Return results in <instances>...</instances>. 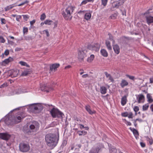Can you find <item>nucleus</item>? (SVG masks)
Segmentation results:
<instances>
[{
	"instance_id": "38",
	"label": "nucleus",
	"mask_w": 153,
	"mask_h": 153,
	"mask_svg": "<svg viewBox=\"0 0 153 153\" xmlns=\"http://www.w3.org/2000/svg\"><path fill=\"white\" fill-rule=\"evenodd\" d=\"M126 76L127 77L129 78L130 79L132 80H134L135 79V77L133 76H130L129 75L127 74L126 75Z\"/></svg>"
},
{
	"instance_id": "6",
	"label": "nucleus",
	"mask_w": 153,
	"mask_h": 153,
	"mask_svg": "<svg viewBox=\"0 0 153 153\" xmlns=\"http://www.w3.org/2000/svg\"><path fill=\"white\" fill-rule=\"evenodd\" d=\"M19 150L22 152H27L30 149V146L28 144L24 143H21L19 144Z\"/></svg>"
},
{
	"instance_id": "44",
	"label": "nucleus",
	"mask_w": 153,
	"mask_h": 153,
	"mask_svg": "<svg viewBox=\"0 0 153 153\" xmlns=\"http://www.w3.org/2000/svg\"><path fill=\"white\" fill-rule=\"evenodd\" d=\"M117 150L115 149H112L110 151V153H116Z\"/></svg>"
},
{
	"instance_id": "46",
	"label": "nucleus",
	"mask_w": 153,
	"mask_h": 153,
	"mask_svg": "<svg viewBox=\"0 0 153 153\" xmlns=\"http://www.w3.org/2000/svg\"><path fill=\"white\" fill-rule=\"evenodd\" d=\"M5 42V40L4 38L2 36H0V42L4 43Z\"/></svg>"
},
{
	"instance_id": "16",
	"label": "nucleus",
	"mask_w": 153,
	"mask_h": 153,
	"mask_svg": "<svg viewBox=\"0 0 153 153\" xmlns=\"http://www.w3.org/2000/svg\"><path fill=\"white\" fill-rule=\"evenodd\" d=\"M124 2V0H120L119 2L115 4L114 6H113L114 8H118L119 7L123 4Z\"/></svg>"
},
{
	"instance_id": "64",
	"label": "nucleus",
	"mask_w": 153,
	"mask_h": 153,
	"mask_svg": "<svg viewBox=\"0 0 153 153\" xmlns=\"http://www.w3.org/2000/svg\"><path fill=\"white\" fill-rule=\"evenodd\" d=\"M21 50V48H16L15 49V51H20Z\"/></svg>"
},
{
	"instance_id": "56",
	"label": "nucleus",
	"mask_w": 153,
	"mask_h": 153,
	"mask_svg": "<svg viewBox=\"0 0 153 153\" xmlns=\"http://www.w3.org/2000/svg\"><path fill=\"white\" fill-rule=\"evenodd\" d=\"M140 144L141 146L142 147H144L145 146V144L143 142H140Z\"/></svg>"
},
{
	"instance_id": "50",
	"label": "nucleus",
	"mask_w": 153,
	"mask_h": 153,
	"mask_svg": "<svg viewBox=\"0 0 153 153\" xmlns=\"http://www.w3.org/2000/svg\"><path fill=\"white\" fill-rule=\"evenodd\" d=\"M96 152H92V153H98V151L100 150V148L99 147H97L96 148Z\"/></svg>"
},
{
	"instance_id": "2",
	"label": "nucleus",
	"mask_w": 153,
	"mask_h": 153,
	"mask_svg": "<svg viewBox=\"0 0 153 153\" xmlns=\"http://www.w3.org/2000/svg\"><path fill=\"white\" fill-rule=\"evenodd\" d=\"M39 124L36 121H33L30 125L29 128L25 126L23 128V131L25 133L30 134L32 132H36L38 130Z\"/></svg>"
},
{
	"instance_id": "63",
	"label": "nucleus",
	"mask_w": 153,
	"mask_h": 153,
	"mask_svg": "<svg viewBox=\"0 0 153 153\" xmlns=\"http://www.w3.org/2000/svg\"><path fill=\"white\" fill-rule=\"evenodd\" d=\"M150 83H153V78H150Z\"/></svg>"
},
{
	"instance_id": "35",
	"label": "nucleus",
	"mask_w": 153,
	"mask_h": 153,
	"mask_svg": "<svg viewBox=\"0 0 153 153\" xmlns=\"http://www.w3.org/2000/svg\"><path fill=\"white\" fill-rule=\"evenodd\" d=\"M147 140L149 142V144L150 145H152L153 143V140L149 138L148 136L146 137Z\"/></svg>"
},
{
	"instance_id": "49",
	"label": "nucleus",
	"mask_w": 153,
	"mask_h": 153,
	"mask_svg": "<svg viewBox=\"0 0 153 153\" xmlns=\"http://www.w3.org/2000/svg\"><path fill=\"white\" fill-rule=\"evenodd\" d=\"M108 35L109 36V39L111 40H112L113 41V42H114V41L113 40V39L112 36L111 34L108 33Z\"/></svg>"
},
{
	"instance_id": "55",
	"label": "nucleus",
	"mask_w": 153,
	"mask_h": 153,
	"mask_svg": "<svg viewBox=\"0 0 153 153\" xmlns=\"http://www.w3.org/2000/svg\"><path fill=\"white\" fill-rule=\"evenodd\" d=\"M7 86V83H4L2 85H1V88L4 87L6 86Z\"/></svg>"
},
{
	"instance_id": "14",
	"label": "nucleus",
	"mask_w": 153,
	"mask_h": 153,
	"mask_svg": "<svg viewBox=\"0 0 153 153\" xmlns=\"http://www.w3.org/2000/svg\"><path fill=\"white\" fill-rule=\"evenodd\" d=\"M146 20L147 24L149 25L151 23H153V17L147 16L146 17Z\"/></svg>"
},
{
	"instance_id": "7",
	"label": "nucleus",
	"mask_w": 153,
	"mask_h": 153,
	"mask_svg": "<svg viewBox=\"0 0 153 153\" xmlns=\"http://www.w3.org/2000/svg\"><path fill=\"white\" fill-rule=\"evenodd\" d=\"M86 52L87 51L85 50L79 51L78 58L80 61H82L84 58L86 56Z\"/></svg>"
},
{
	"instance_id": "28",
	"label": "nucleus",
	"mask_w": 153,
	"mask_h": 153,
	"mask_svg": "<svg viewBox=\"0 0 153 153\" xmlns=\"http://www.w3.org/2000/svg\"><path fill=\"white\" fill-rule=\"evenodd\" d=\"M15 6L14 4H12L11 5H10L9 6H8L6 7L5 8V11H7L11 9L12 8H13V7Z\"/></svg>"
},
{
	"instance_id": "42",
	"label": "nucleus",
	"mask_w": 153,
	"mask_h": 153,
	"mask_svg": "<svg viewBox=\"0 0 153 153\" xmlns=\"http://www.w3.org/2000/svg\"><path fill=\"white\" fill-rule=\"evenodd\" d=\"M134 111L135 112H137L139 110V108L138 107L136 106L134 108Z\"/></svg>"
},
{
	"instance_id": "59",
	"label": "nucleus",
	"mask_w": 153,
	"mask_h": 153,
	"mask_svg": "<svg viewBox=\"0 0 153 153\" xmlns=\"http://www.w3.org/2000/svg\"><path fill=\"white\" fill-rule=\"evenodd\" d=\"M110 18L111 19H114L116 18V17L114 15H112L110 16Z\"/></svg>"
},
{
	"instance_id": "54",
	"label": "nucleus",
	"mask_w": 153,
	"mask_h": 153,
	"mask_svg": "<svg viewBox=\"0 0 153 153\" xmlns=\"http://www.w3.org/2000/svg\"><path fill=\"white\" fill-rule=\"evenodd\" d=\"M35 22V20H33V21H31L30 22V23L31 26L33 25Z\"/></svg>"
},
{
	"instance_id": "5",
	"label": "nucleus",
	"mask_w": 153,
	"mask_h": 153,
	"mask_svg": "<svg viewBox=\"0 0 153 153\" xmlns=\"http://www.w3.org/2000/svg\"><path fill=\"white\" fill-rule=\"evenodd\" d=\"M50 113L53 118L57 117L62 118L63 115V114L62 112L54 108L51 110Z\"/></svg>"
},
{
	"instance_id": "20",
	"label": "nucleus",
	"mask_w": 153,
	"mask_h": 153,
	"mask_svg": "<svg viewBox=\"0 0 153 153\" xmlns=\"http://www.w3.org/2000/svg\"><path fill=\"white\" fill-rule=\"evenodd\" d=\"M128 85V82L124 79H123L120 83V85L122 88H123L124 87L127 85Z\"/></svg>"
},
{
	"instance_id": "13",
	"label": "nucleus",
	"mask_w": 153,
	"mask_h": 153,
	"mask_svg": "<svg viewBox=\"0 0 153 153\" xmlns=\"http://www.w3.org/2000/svg\"><path fill=\"white\" fill-rule=\"evenodd\" d=\"M59 66V64H54L50 66V71L51 72L53 71H55Z\"/></svg>"
},
{
	"instance_id": "4",
	"label": "nucleus",
	"mask_w": 153,
	"mask_h": 153,
	"mask_svg": "<svg viewBox=\"0 0 153 153\" xmlns=\"http://www.w3.org/2000/svg\"><path fill=\"white\" fill-rule=\"evenodd\" d=\"M74 8L72 6L68 7L65 10V11L62 12V14L63 17L66 20L71 19V14H72L74 10Z\"/></svg>"
},
{
	"instance_id": "41",
	"label": "nucleus",
	"mask_w": 153,
	"mask_h": 153,
	"mask_svg": "<svg viewBox=\"0 0 153 153\" xmlns=\"http://www.w3.org/2000/svg\"><path fill=\"white\" fill-rule=\"evenodd\" d=\"M28 32V28L26 27H24L23 28V32L24 34L27 33Z\"/></svg>"
},
{
	"instance_id": "33",
	"label": "nucleus",
	"mask_w": 153,
	"mask_h": 153,
	"mask_svg": "<svg viewBox=\"0 0 153 153\" xmlns=\"http://www.w3.org/2000/svg\"><path fill=\"white\" fill-rule=\"evenodd\" d=\"M53 23V21L51 20H47L44 22V23L46 25H51Z\"/></svg>"
},
{
	"instance_id": "24",
	"label": "nucleus",
	"mask_w": 153,
	"mask_h": 153,
	"mask_svg": "<svg viewBox=\"0 0 153 153\" xmlns=\"http://www.w3.org/2000/svg\"><path fill=\"white\" fill-rule=\"evenodd\" d=\"M101 53L102 55L105 57H107L108 56L107 51L105 49H103L101 50Z\"/></svg>"
},
{
	"instance_id": "19",
	"label": "nucleus",
	"mask_w": 153,
	"mask_h": 153,
	"mask_svg": "<svg viewBox=\"0 0 153 153\" xmlns=\"http://www.w3.org/2000/svg\"><path fill=\"white\" fill-rule=\"evenodd\" d=\"M30 71L28 69L22 72L21 75V76H26L28 74H30Z\"/></svg>"
},
{
	"instance_id": "60",
	"label": "nucleus",
	"mask_w": 153,
	"mask_h": 153,
	"mask_svg": "<svg viewBox=\"0 0 153 153\" xmlns=\"http://www.w3.org/2000/svg\"><path fill=\"white\" fill-rule=\"evenodd\" d=\"M79 71H81V72L80 73V75H82L84 73V70H83L82 69H79Z\"/></svg>"
},
{
	"instance_id": "22",
	"label": "nucleus",
	"mask_w": 153,
	"mask_h": 153,
	"mask_svg": "<svg viewBox=\"0 0 153 153\" xmlns=\"http://www.w3.org/2000/svg\"><path fill=\"white\" fill-rule=\"evenodd\" d=\"M85 109L86 111L89 113L90 114H93L94 113V111H93L91 110L90 109V106L88 105L85 106Z\"/></svg>"
},
{
	"instance_id": "53",
	"label": "nucleus",
	"mask_w": 153,
	"mask_h": 153,
	"mask_svg": "<svg viewBox=\"0 0 153 153\" xmlns=\"http://www.w3.org/2000/svg\"><path fill=\"white\" fill-rule=\"evenodd\" d=\"M21 18V16L20 15H18L16 16V20L18 21H19V19Z\"/></svg>"
},
{
	"instance_id": "12",
	"label": "nucleus",
	"mask_w": 153,
	"mask_h": 153,
	"mask_svg": "<svg viewBox=\"0 0 153 153\" xmlns=\"http://www.w3.org/2000/svg\"><path fill=\"white\" fill-rule=\"evenodd\" d=\"M137 100L138 103H143L145 100V97L142 94H140L137 96Z\"/></svg>"
},
{
	"instance_id": "43",
	"label": "nucleus",
	"mask_w": 153,
	"mask_h": 153,
	"mask_svg": "<svg viewBox=\"0 0 153 153\" xmlns=\"http://www.w3.org/2000/svg\"><path fill=\"white\" fill-rule=\"evenodd\" d=\"M22 16L23 17L24 19L26 21L29 18V16L27 15H22Z\"/></svg>"
},
{
	"instance_id": "40",
	"label": "nucleus",
	"mask_w": 153,
	"mask_h": 153,
	"mask_svg": "<svg viewBox=\"0 0 153 153\" xmlns=\"http://www.w3.org/2000/svg\"><path fill=\"white\" fill-rule=\"evenodd\" d=\"M29 2V1L27 0H26L24 2H22L21 4H19L18 5V6H20L22 5H23L25 4H27Z\"/></svg>"
},
{
	"instance_id": "51",
	"label": "nucleus",
	"mask_w": 153,
	"mask_h": 153,
	"mask_svg": "<svg viewBox=\"0 0 153 153\" xmlns=\"http://www.w3.org/2000/svg\"><path fill=\"white\" fill-rule=\"evenodd\" d=\"M1 21L2 24H5L6 23V20L5 19L1 18Z\"/></svg>"
},
{
	"instance_id": "31",
	"label": "nucleus",
	"mask_w": 153,
	"mask_h": 153,
	"mask_svg": "<svg viewBox=\"0 0 153 153\" xmlns=\"http://www.w3.org/2000/svg\"><path fill=\"white\" fill-rule=\"evenodd\" d=\"M94 55L92 54L90 56V57H88L87 59V61L89 62H91L94 58Z\"/></svg>"
},
{
	"instance_id": "15",
	"label": "nucleus",
	"mask_w": 153,
	"mask_h": 153,
	"mask_svg": "<svg viewBox=\"0 0 153 153\" xmlns=\"http://www.w3.org/2000/svg\"><path fill=\"white\" fill-rule=\"evenodd\" d=\"M113 48L115 53L117 54H118L120 51V49L119 46L116 44L113 45Z\"/></svg>"
},
{
	"instance_id": "11",
	"label": "nucleus",
	"mask_w": 153,
	"mask_h": 153,
	"mask_svg": "<svg viewBox=\"0 0 153 153\" xmlns=\"http://www.w3.org/2000/svg\"><path fill=\"white\" fill-rule=\"evenodd\" d=\"M13 59L11 57H9L8 58L5 59L4 60L1 62L0 64L3 66H5L6 65L8 64L10 62L13 61Z\"/></svg>"
},
{
	"instance_id": "10",
	"label": "nucleus",
	"mask_w": 153,
	"mask_h": 153,
	"mask_svg": "<svg viewBox=\"0 0 153 153\" xmlns=\"http://www.w3.org/2000/svg\"><path fill=\"white\" fill-rule=\"evenodd\" d=\"M10 135L7 133H0V139L5 140H8L10 137Z\"/></svg>"
},
{
	"instance_id": "39",
	"label": "nucleus",
	"mask_w": 153,
	"mask_h": 153,
	"mask_svg": "<svg viewBox=\"0 0 153 153\" xmlns=\"http://www.w3.org/2000/svg\"><path fill=\"white\" fill-rule=\"evenodd\" d=\"M9 53V51L8 50H6L5 51L4 54H3L2 55H1V56H2V57L4 56V54H5L6 56L8 55Z\"/></svg>"
},
{
	"instance_id": "9",
	"label": "nucleus",
	"mask_w": 153,
	"mask_h": 153,
	"mask_svg": "<svg viewBox=\"0 0 153 153\" xmlns=\"http://www.w3.org/2000/svg\"><path fill=\"white\" fill-rule=\"evenodd\" d=\"M100 47V45L98 43H96L94 45H90L88 46V48L92 51H96L99 50Z\"/></svg>"
},
{
	"instance_id": "17",
	"label": "nucleus",
	"mask_w": 153,
	"mask_h": 153,
	"mask_svg": "<svg viewBox=\"0 0 153 153\" xmlns=\"http://www.w3.org/2000/svg\"><path fill=\"white\" fill-rule=\"evenodd\" d=\"M129 129L132 131L136 137H138L139 136V133L137 130L134 128H131V127H130Z\"/></svg>"
},
{
	"instance_id": "30",
	"label": "nucleus",
	"mask_w": 153,
	"mask_h": 153,
	"mask_svg": "<svg viewBox=\"0 0 153 153\" xmlns=\"http://www.w3.org/2000/svg\"><path fill=\"white\" fill-rule=\"evenodd\" d=\"M19 63L22 66H26L27 67H30L29 65H28L27 64V63L25 62H24L23 61H20L19 62Z\"/></svg>"
},
{
	"instance_id": "32",
	"label": "nucleus",
	"mask_w": 153,
	"mask_h": 153,
	"mask_svg": "<svg viewBox=\"0 0 153 153\" xmlns=\"http://www.w3.org/2000/svg\"><path fill=\"white\" fill-rule=\"evenodd\" d=\"M79 136H81L82 135H85L87 133V132L85 131H79Z\"/></svg>"
},
{
	"instance_id": "48",
	"label": "nucleus",
	"mask_w": 153,
	"mask_h": 153,
	"mask_svg": "<svg viewBox=\"0 0 153 153\" xmlns=\"http://www.w3.org/2000/svg\"><path fill=\"white\" fill-rule=\"evenodd\" d=\"M43 32L44 33H45L46 34L47 36L48 37L49 36V34L48 32V31L47 30H45L43 31Z\"/></svg>"
},
{
	"instance_id": "34",
	"label": "nucleus",
	"mask_w": 153,
	"mask_h": 153,
	"mask_svg": "<svg viewBox=\"0 0 153 153\" xmlns=\"http://www.w3.org/2000/svg\"><path fill=\"white\" fill-rule=\"evenodd\" d=\"M149 105L148 104H145L143 106V111L147 110L149 107Z\"/></svg>"
},
{
	"instance_id": "8",
	"label": "nucleus",
	"mask_w": 153,
	"mask_h": 153,
	"mask_svg": "<svg viewBox=\"0 0 153 153\" xmlns=\"http://www.w3.org/2000/svg\"><path fill=\"white\" fill-rule=\"evenodd\" d=\"M25 116L23 113H21L19 116H17L13 120V122L15 123H18L21 121L22 119L25 117Z\"/></svg>"
},
{
	"instance_id": "47",
	"label": "nucleus",
	"mask_w": 153,
	"mask_h": 153,
	"mask_svg": "<svg viewBox=\"0 0 153 153\" xmlns=\"http://www.w3.org/2000/svg\"><path fill=\"white\" fill-rule=\"evenodd\" d=\"M132 116V113L131 112H130L129 113H128V116L127 117H128V118H131L133 117Z\"/></svg>"
},
{
	"instance_id": "61",
	"label": "nucleus",
	"mask_w": 153,
	"mask_h": 153,
	"mask_svg": "<svg viewBox=\"0 0 153 153\" xmlns=\"http://www.w3.org/2000/svg\"><path fill=\"white\" fill-rule=\"evenodd\" d=\"M136 121H139V122H143V120L141 119H139V118H137V119H136Z\"/></svg>"
},
{
	"instance_id": "36",
	"label": "nucleus",
	"mask_w": 153,
	"mask_h": 153,
	"mask_svg": "<svg viewBox=\"0 0 153 153\" xmlns=\"http://www.w3.org/2000/svg\"><path fill=\"white\" fill-rule=\"evenodd\" d=\"M45 13H43L41 16L40 19L42 21L43 20L45 19Z\"/></svg>"
},
{
	"instance_id": "25",
	"label": "nucleus",
	"mask_w": 153,
	"mask_h": 153,
	"mask_svg": "<svg viewBox=\"0 0 153 153\" xmlns=\"http://www.w3.org/2000/svg\"><path fill=\"white\" fill-rule=\"evenodd\" d=\"M91 16V13H87L85 14V19L86 20H88L90 19Z\"/></svg>"
},
{
	"instance_id": "45",
	"label": "nucleus",
	"mask_w": 153,
	"mask_h": 153,
	"mask_svg": "<svg viewBox=\"0 0 153 153\" xmlns=\"http://www.w3.org/2000/svg\"><path fill=\"white\" fill-rule=\"evenodd\" d=\"M122 115L124 117H127L128 116V113L127 112L123 113L122 114Z\"/></svg>"
},
{
	"instance_id": "27",
	"label": "nucleus",
	"mask_w": 153,
	"mask_h": 153,
	"mask_svg": "<svg viewBox=\"0 0 153 153\" xmlns=\"http://www.w3.org/2000/svg\"><path fill=\"white\" fill-rule=\"evenodd\" d=\"M105 44L108 49L109 50H111L112 49V48L110 45V42L108 41H106Z\"/></svg>"
},
{
	"instance_id": "58",
	"label": "nucleus",
	"mask_w": 153,
	"mask_h": 153,
	"mask_svg": "<svg viewBox=\"0 0 153 153\" xmlns=\"http://www.w3.org/2000/svg\"><path fill=\"white\" fill-rule=\"evenodd\" d=\"M87 1L85 0L84 1H83L81 3V4H86L87 2Z\"/></svg>"
},
{
	"instance_id": "52",
	"label": "nucleus",
	"mask_w": 153,
	"mask_h": 153,
	"mask_svg": "<svg viewBox=\"0 0 153 153\" xmlns=\"http://www.w3.org/2000/svg\"><path fill=\"white\" fill-rule=\"evenodd\" d=\"M15 72H14L13 74H10V76H11L12 77H16L17 76V74H16V75L14 74Z\"/></svg>"
},
{
	"instance_id": "57",
	"label": "nucleus",
	"mask_w": 153,
	"mask_h": 153,
	"mask_svg": "<svg viewBox=\"0 0 153 153\" xmlns=\"http://www.w3.org/2000/svg\"><path fill=\"white\" fill-rule=\"evenodd\" d=\"M88 76V74H84L82 75V77L83 78H86V77H87Z\"/></svg>"
},
{
	"instance_id": "3",
	"label": "nucleus",
	"mask_w": 153,
	"mask_h": 153,
	"mask_svg": "<svg viewBox=\"0 0 153 153\" xmlns=\"http://www.w3.org/2000/svg\"><path fill=\"white\" fill-rule=\"evenodd\" d=\"M43 107L40 104H33L30 105L29 109L32 112L38 113L43 109Z\"/></svg>"
},
{
	"instance_id": "62",
	"label": "nucleus",
	"mask_w": 153,
	"mask_h": 153,
	"mask_svg": "<svg viewBox=\"0 0 153 153\" xmlns=\"http://www.w3.org/2000/svg\"><path fill=\"white\" fill-rule=\"evenodd\" d=\"M133 120L134 121V126L135 127H136L137 125V124L136 123V122L137 121H136V120Z\"/></svg>"
},
{
	"instance_id": "37",
	"label": "nucleus",
	"mask_w": 153,
	"mask_h": 153,
	"mask_svg": "<svg viewBox=\"0 0 153 153\" xmlns=\"http://www.w3.org/2000/svg\"><path fill=\"white\" fill-rule=\"evenodd\" d=\"M102 4L105 6L106 5L107 3V0H101Z\"/></svg>"
},
{
	"instance_id": "23",
	"label": "nucleus",
	"mask_w": 153,
	"mask_h": 153,
	"mask_svg": "<svg viewBox=\"0 0 153 153\" xmlns=\"http://www.w3.org/2000/svg\"><path fill=\"white\" fill-rule=\"evenodd\" d=\"M5 123L7 125H11L12 124L13 121H11V120L8 118H6L4 121Z\"/></svg>"
},
{
	"instance_id": "26",
	"label": "nucleus",
	"mask_w": 153,
	"mask_h": 153,
	"mask_svg": "<svg viewBox=\"0 0 153 153\" xmlns=\"http://www.w3.org/2000/svg\"><path fill=\"white\" fill-rule=\"evenodd\" d=\"M147 98L148 99V101L149 103H151L153 102V100L150 94H147Z\"/></svg>"
},
{
	"instance_id": "29",
	"label": "nucleus",
	"mask_w": 153,
	"mask_h": 153,
	"mask_svg": "<svg viewBox=\"0 0 153 153\" xmlns=\"http://www.w3.org/2000/svg\"><path fill=\"white\" fill-rule=\"evenodd\" d=\"M105 74L107 78H109V79L111 80V81H112L114 80L113 78L110 74H108L107 72H105Z\"/></svg>"
},
{
	"instance_id": "18",
	"label": "nucleus",
	"mask_w": 153,
	"mask_h": 153,
	"mask_svg": "<svg viewBox=\"0 0 153 153\" xmlns=\"http://www.w3.org/2000/svg\"><path fill=\"white\" fill-rule=\"evenodd\" d=\"M127 101V97L126 96H124L121 99V103L122 105H125Z\"/></svg>"
},
{
	"instance_id": "1",
	"label": "nucleus",
	"mask_w": 153,
	"mask_h": 153,
	"mask_svg": "<svg viewBox=\"0 0 153 153\" xmlns=\"http://www.w3.org/2000/svg\"><path fill=\"white\" fill-rule=\"evenodd\" d=\"M45 140L47 145L51 148H53L56 146L58 140L55 134L51 133L46 135Z\"/></svg>"
},
{
	"instance_id": "21",
	"label": "nucleus",
	"mask_w": 153,
	"mask_h": 153,
	"mask_svg": "<svg viewBox=\"0 0 153 153\" xmlns=\"http://www.w3.org/2000/svg\"><path fill=\"white\" fill-rule=\"evenodd\" d=\"M100 91L102 94H105L106 92L107 89L104 86H101L100 88Z\"/></svg>"
}]
</instances>
